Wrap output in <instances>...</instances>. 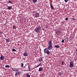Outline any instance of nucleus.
Here are the masks:
<instances>
[{"instance_id":"nucleus-1","label":"nucleus","mask_w":77,"mask_h":77,"mask_svg":"<svg viewBox=\"0 0 77 77\" xmlns=\"http://www.w3.org/2000/svg\"><path fill=\"white\" fill-rule=\"evenodd\" d=\"M48 49L49 50H51L53 49V46H52V42L51 41H49L48 43Z\"/></svg>"},{"instance_id":"nucleus-2","label":"nucleus","mask_w":77,"mask_h":77,"mask_svg":"<svg viewBox=\"0 0 77 77\" xmlns=\"http://www.w3.org/2000/svg\"><path fill=\"white\" fill-rule=\"evenodd\" d=\"M41 27L40 26H38L34 29V31L35 32L39 33L41 32Z\"/></svg>"},{"instance_id":"nucleus-3","label":"nucleus","mask_w":77,"mask_h":77,"mask_svg":"<svg viewBox=\"0 0 77 77\" xmlns=\"http://www.w3.org/2000/svg\"><path fill=\"white\" fill-rule=\"evenodd\" d=\"M44 52L46 53L47 54H50V52L49 51V49L48 48H45L44 49Z\"/></svg>"},{"instance_id":"nucleus-4","label":"nucleus","mask_w":77,"mask_h":77,"mask_svg":"<svg viewBox=\"0 0 77 77\" xmlns=\"http://www.w3.org/2000/svg\"><path fill=\"white\" fill-rule=\"evenodd\" d=\"M73 64H74V63H73V62L71 61L70 62V65H69V67L70 68H72L73 66H74L73 65Z\"/></svg>"},{"instance_id":"nucleus-5","label":"nucleus","mask_w":77,"mask_h":77,"mask_svg":"<svg viewBox=\"0 0 77 77\" xmlns=\"http://www.w3.org/2000/svg\"><path fill=\"white\" fill-rule=\"evenodd\" d=\"M12 69L13 71H14L15 72H18V68H12Z\"/></svg>"},{"instance_id":"nucleus-6","label":"nucleus","mask_w":77,"mask_h":77,"mask_svg":"<svg viewBox=\"0 0 77 77\" xmlns=\"http://www.w3.org/2000/svg\"><path fill=\"white\" fill-rule=\"evenodd\" d=\"M34 16L35 17H39V14L38 13H36L34 14Z\"/></svg>"},{"instance_id":"nucleus-7","label":"nucleus","mask_w":77,"mask_h":77,"mask_svg":"<svg viewBox=\"0 0 77 77\" xmlns=\"http://www.w3.org/2000/svg\"><path fill=\"white\" fill-rule=\"evenodd\" d=\"M23 55L24 56H28V53L27 52H24L23 53Z\"/></svg>"},{"instance_id":"nucleus-8","label":"nucleus","mask_w":77,"mask_h":77,"mask_svg":"<svg viewBox=\"0 0 77 77\" xmlns=\"http://www.w3.org/2000/svg\"><path fill=\"white\" fill-rule=\"evenodd\" d=\"M21 73H20V72H17L15 74V75L16 76H18L19 75H20V74Z\"/></svg>"},{"instance_id":"nucleus-9","label":"nucleus","mask_w":77,"mask_h":77,"mask_svg":"<svg viewBox=\"0 0 77 77\" xmlns=\"http://www.w3.org/2000/svg\"><path fill=\"white\" fill-rule=\"evenodd\" d=\"M62 33V32L60 31V30H57L56 32V33H58V34H60Z\"/></svg>"},{"instance_id":"nucleus-10","label":"nucleus","mask_w":77,"mask_h":77,"mask_svg":"<svg viewBox=\"0 0 77 77\" xmlns=\"http://www.w3.org/2000/svg\"><path fill=\"white\" fill-rule=\"evenodd\" d=\"M0 59H1V60H4V56H3L2 55H1V56L0 57Z\"/></svg>"},{"instance_id":"nucleus-11","label":"nucleus","mask_w":77,"mask_h":77,"mask_svg":"<svg viewBox=\"0 0 77 77\" xmlns=\"http://www.w3.org/2000/svg\"><path fill=\"white\" fill-rule=\"evenodd\" d=\"M50 6H51V9H52V10H54V7H53V5H52L50 4Z\"/></svg>"},{"instance_id":"nucleus-12","label":"nucleus","mask_w":77,"mask_h":77,"mask_svg":"<svg viewBox=\"0 0 77 77\" xmlns=\"http://www.w3.org/2000/svg\"><path fill=\"white\" fill-rule=\"evenodd\" d=\"M43 58H44V57H40L38 59V61H39V62H41V61H42V59H43Z\"/></svg>"},{"instance_id":"nucleus-13","label":"nucleus","mask_w":77,"mask_h":77,"mask_svg":"<svg viewBox=\"0 0 77 77\" xmlns=\"http://www.w3.org/2000/svg\"><path fill=\"white\" fill-rule=\"evenodd\" d=\"M63 74V72H59L58 73V75H62Z\"/></svg>"},{"instance_id":"nucleus-14","label":"nucleus","mask_w":77,"mask_h":77,"mask_svg":"<svg viewBox=\"0 0 77 77\" xmlns=\"http://www.w3.org/2000/svg\"><path fill=\"white\" fill-rule=\"evenodd\" d=\"M32 3H36L37 2V0H32Z\"/></svg>"},{"instance_id":"nucleus-15","label":"nucleus","mask_w":77,"mask_h":77,"mask_svg":"<svg viewBox=\"0 0 77 77\" xmlns=\"http://www.w3.org/2000/svg\"><path fill=\"white\" fill-rule=\"evenodd\" d=\"M42 69L43 68H42V67H40L38 69V71H39L40 72H41V71H42Z\"/></svg>"},{"instance_id":"nucleus-16","label":"nucleus","mask_w":77,"mask_h":77,"mask_svg":"<svg viewBox=\"0 0 77 77\" xmlns=\"http://www.w3.org/2000/svg\"><path fill=\"white\" fill-rule=\"evenodd\" d=\"M5 40L7 42H10V40L9 38L6 39Z\"/></svg>"},{"instance_id":"nucleus-17","label":"nucleus","mask_w":77,"mask_h":77,"mask_svg":"<svg viewBox=\"0 0 77 77\" xmlns=\"http://www.w3.org/2000/svg\"><path fill=\"white\" fill-rule=\"evenodd\" d=\"M12 7H11V6H8V9H9V10H10V9H12Z\"/></svg>"},{"instance_id":"nucleus-18","label":"nucleus","mask_w":77,"mask_h":77,"mask_svg":"<svg viewBox=\"0 0 77 77\" xmlns=\"http://www.w3.org/2000/svg\"><path fill=\"white\" fill-rule=\"evenodd\" d=\"M17 27H16V26H13V29H17Z\"/></svg>"},{"instance_id":"nucleus-19","label":"nucleus","mask_w":77,"mask_h":77,"mask_svg":"<svg viewBox=\"0 0 77 77\" xmlns=\"http://www.w3.org/2000/svg\"><path fill=\"white\" fill-rule=\"evenodd\" d=\"M55 47H56V48H59L60 47V46L59 45H55Z\"/></svg>"},{"instance_id":"nucleus-20","label":"nucleus","mask_w":77,"mask_h":77,"mask_svg":"<svg viewBox=\"0 0 77 77\" xmlns=\"http://www.w3.org/2000/svg\"><path fill=\"white\" fill-rule=\"evenodd\" d=\"M5 68H9L10 66H9V65H7L5 66Z\"/></svg>"},{"instance_id":"nucleus-21","label":"nucleus","mask_w":77,"mask_h":77,"mask_svg":"<svg viewBox=\"0 0 77 77\" xmlns=\"http://www.w3.org/2000/svg\"><path fill=\"white\" fill-rule=\"evenodd\" d=\"M24 66V64L23 63H21V67H23V66Z\"/></svg>"},{"instance_id":"nucleus-22","label":"nucleus","mask_w":77,"mask_h":77,"mask_svg":"<svg viewBox=\"0 0 77 77\" xmlns=\"http://www.w3.org/2000/svg\"><path fill=\"white\" fill-rule=\"evenodd\" d=\"M12 50L13 51H17V50H15L14 48L12 49Z\"/></svg>"},{"instance_id":"nucleus-23","label":"nucleus","mask_w":77,"mask_h":77,"mask_svg":"<svg viewBox=\"0 0 77 77\" xmlns=\"http://www.w3.org/2000/svg\"><path fill=\"white\" fill-rule=\"evenodd\" d=\"M26 76L27 77H30V75H29L27 74L26 75Z\"/></svg>"},{"instance_id":"nucleus-24","label":"nucleus","mask_w":77,"mask_h":77,"mask_svg":"<svg viewBox=\"0 0 77 77\" xmlns=\"http://www.w3.org/2000/svg\"><path fill=\"white\" fill-rule=\"evenodd\" d=\"M8 3H11V4H12V2L9 0V1Z\"/></svg>"},{"instance_id":"nucleus-25","label":"nucleus","mask_w":77,"mask_h":77,"mask_svg":"<svg viewBox=\"0 0 77 77\" xmlns=\"http://www.w3.org/2000/svg\"><path fill=\"white\" fill-rule=\"evenodd\" d=\"M28 70H29V71H30V66H28Z\"/></svg>"},{"instance_id":"nucleus-26","label":"nucleus","mask_w":77,"mask_h":77,"mask_svg":"<svg viewBox=\"0 0 77 77\" xmlns=\"http://www.w3.org/2000/svg\"><path fill=\"white\" fill-rule=\"evenodd\" d=\"M62 65H64V62H63V61L62 62Z\"/></svg>"},{"instance_id":"nucleus-27","label":"nucleus","mask_w":77,"mask_h":77,"mask_svg":"<svg viewBox=\"0 0 77 77\" xmlns=\"http://www.w3.org/2000/svg\"><path fill=\"white\" fill-rule=\"evenodd\" d=\"M65 20H66V21H68V17L66 18H65Z\"/></svg>"},{"instance_id":"nucleus-28","label":"nucleus","mask_w":77,"mask_h":77,"mask_svg":"<svg viewBox=\"0 0 77 77\" xmlns=\"http://www.w3.org/2000/svg\"><path fill=\"white\" fill-rule=\"evenodd\" d=\"M68 0H65L64 2L66 3V2H68Z\"/></svg>"},{"instance_id":"nucleus-29","label":"nucleus","mask_w":77,"mask_h":77,"mask_svg":"<svg viewBox=\"0 0 77 77\" xmlns=\"http://www.w3.org/2000/svg\"><path fill=\"white\" fill-rule=\"evenodd\" d=\"M62 42H63V43L64 42V40L63 39L62 40Z\"/></svg>"},{"instance_id":"nucleus-30","label":"nucleus","mask_w":77,"mask_h":77,"mask_svg":"<svg viewBox=\"0 0 77 77\" xmlns=\"http://www.w3.org/2000/svg\"><path fill=\"white\" fill-rule=\"evenodd\" d=\"M72 20H75V19L74 18H72Z\"/></svg>"},{"instance_id":"nucleus-31","label":"nucleus","mask_w":77,"mask_h":77,"mask_svg":"<svg viewBox=\"0 0 77 77\" xmlns=\"http://www.w3.org/2000/svg\"><path fill=\"white\" fill-rule=\"evenodd\" d=\"M40 65H41V63H40L39 65H38L37 66V67H38V66H40Z\"/></svg>"},{"instance_id":"nucleus-32","label":"nucleus","mask_w":77,"mask_h":77,"mask_svg":"<svg viewBox=\"0 0 77 77\" xmlns=\"http://www.w3.org/2000/svg\"><path fill=\"white\" fill-rule=\"evenodd\" d=\"M76 52H77V49H76Z\"/></svg>"},{"instance_id":"nucleus-33","label":"nucleus","mask_w":77,"mask_h":77,"mask_svg":"<svg viewBox=\"0 0 77 77\" xmlns=\"http://www.w3.org/2000/svg\"><path fill=\"white\" fill-rule=\"evenodd\" d=\"M76 54H77V52H76Z\"/></svg>"}]
</instances>
